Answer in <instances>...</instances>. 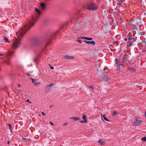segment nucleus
Instances as JSON below:
<instances>
[{"mask_svg":"<svg viewBox=\"0 0 146 146\" xmlns=\"http://www.w3.org/2000/svg\"><path fill=\"white\" fill-rule=\"evenodd\" d=\"M127 38H125V41H127Z\"/></svg>","mask_w":146,"mask_h":146,"instance_id":"obj_33","label":"nucleus"},{"mask_svg":"<svg viewBox=\"0 0 146 146\" xmlns=\"http://www.w3.org/2000/svg\"><path fill=\"white\" fill-rule=\"evenodd\" d=\"M64 58L66 59H73L74 58V57L69 55H66L64 56Z\"/></svg>","mask_w":146,"mask_h":146,"instance_id":"obj_8","label":"nucleus"},{"mask_svg":"<svg viewBox=\"0 0 146 146\" xmlns=\"http://www.w3.org/2000/svg\"><path fill=\"white\" fill-rule=\"evenodd\" d=\"M53 86V84H50L47 86L48 87H51Z\"/></svg>","mask_w":146,"mask_h":146,"instance_id":"obj_22","label":"nucleus"},{"mask_svg":"<svg viewBox=\"0 0 146 146\" xmlns=\"http://www.w3.org/2000/svg\"><path fill=\"white\" fill-rule=\"evenodd\" d=\"M81 38L89 40H92L93 39V38H88L85 37H81Z\"/></svg>","mask_w":146,"mask_h":146,"instance_id":"obj_12","label":"nucleus"},{"mask_svg":"<svg viewBox=\"0 0 146 146\" xmlns=\"http://www.w3.org/2000/svg\"><path fill=\"white\" fill-rule=\"evenodd\" d=\"M27 31V26L26 24H24L20 28L19 32H17L16 35L18 38H14L12 44V48L16 49L18 48L21 44V39Z\"/></svg>","mask_w":146,"mask_h":146,"instance_id":"obj_1","label":"nucleus"},{"mask_svg":"<svg viewBox=\"0 0 146 146\" xmlns=\"http://www.w3.org/2000/svg\"><path fill=\"white\" fill-rule=\"evenodd\" d=\"M74 117H72L70 118V119H74Z\"/></svg>","mask_w":146,"mask_h":146,"instance_id":"obj_32","label":"nucleus"},{"mask_svg":"<svg viewBox=\"0 0 146 146\" xmlns=\"http://www.w3.org/2000/svg\"><path fill=\"white\" fill-rule=\"evenodd\" d=\"M141 140L144 142L146 141V137H144L141 138Z\"/></svg>","mask_w":146,"mask_h":146,"instance_id":"obj_20","label":"nucleus"},{"mask_svg":"<svg viewBox=\"0 0 146 146\" xmlns=\"http://www.w3.org/2000/svg\"><path fill=\"white\" fill-rule=\"evenodd\" d=\"M89 87L90 88L92 89V90H93V89H94L93 86V85H91V86H90Z\"/></svg>","mask_w":146,"mask_h":146,"instance_id":"obj_24","label":"nucleus"},{"mask_svg":"<svg viewBox=\"0 0 146 146\" xmlns=\"http://www.w3.org/2000/svg\"><path fill=\"white\" fill-rule=\"evenodd\" d=\"M84 41L87 44H91L93 45L95 44V42L94 40H92L91 41H88L86 40H84Z\"/></svg>","mask_w":146,"mask_h":146,"instance_id":"obj_7","label":"nucleus"},{"mask_svg":"<svg viewBox=\"0 0 146 146\" xmlns=\"http://www.w3.org/2000/svg\"><path fill=\"white\" fill-rule=\"evenodd\" d=\"M4 41L6 42H9V41L8 40L7 38V37H4Z\"/></svg>","mask_w":146,"mask_h":146,"instance_id":"obj_16","label":"nucleus"},{"mask_svg":"<svg viewBox=\"0 0 146 146\" xmlns=\"http://www.w3.org/2000/svg\"><path fill=\"white\" fill-rule=\"evenodd\" d=\"M141 123V121L138 120H136L133 123V124L136 125H138Z\"/></svg>","mask_w":146,"mask_h":146,"instance_id":"obj_10","label":"nucleus"},{"mask_svg":"<svg viewBox=\"0 0 146 146\" xmlns=\"http://www.w3.org/2000/svg\"><path fill=\"white\" fill-rule=\"evenodd\" d=\"M83 119L84 120L85 123L87 122L86 116L85 115H83L82 117Z\"/></svg>","mask_w":146,"mask_h":146,"instance_id":"obj_14","label":"nucleus"},{"mask_svg":"<svg viewBox=\"0 0 146 146\" xmlns=\"http://www.w3.org/2000/svg\"><path fill=\"white\" fill-rule=\"evenodd\" d=\"M2 54L1 53H0V56H2Z\"/></svg>","mask_w":146,"mask_h":146,"instance_id":"obj_37","label":"nucleus"},{"mask_svg":"<svg viewBox=\"0 0 146 146\" xmlns=\"http://www.w3.org/2000/svg\"><path fill=\"white\" fill-rule=\"evenodd\" d=\"M26 101L27 102V99L26 100Z\"/></svg>","mask_w":146,"mask_h":146,"instance_id":"obj_38","label":"nucleus"},{"mask_svg":"<svg viewBox=\"0 0 146 146\" xmlns=\"http://www.w3.org/2000/svg\"><path fill=\"white\" fill-rule=\"evenodd\" d=\"M101 117L102 118V119L104 121H108V120L106 118V117L104 115H101Z\"/></svg>","mask_w":146,"mask_h":146,"instance_id":"obj_11","label":"nucleus"},{"mask_svg":"<svg viewBox=\"0 0 146 146\" xmlns=\"http://www.w3.org/2000/svg\"><path fill=\"white\" fill-rule=\"evenodd\" d=\"M10 143V142L9 141H8V142H7V144H9Z\"/></svg>","mask_w":146,"mask_h":146,"instance_id":"obj_28","label":"nucleus"},{"mask_svg":"<svg viewBox=\"0 0 146 146\" xmlns=\"http://www.w3.org/2000/svg\"><path fill=\"white\" fill-rule=\"evenodd\" d=\"M97 8V6L94 3H90L88 5V9L89 10H94Z\"/></svg>","mask_w":146,"mask_h":146,"instance_id":"obj_4","label":"nucleus"},{"mask_svg":"<svg viewBox=\"0 0 146 146\" xmlns=\"http://www.w3.org/2000/svg\"><path fill=\"white\" fill-rule=\"evenodd\" d=\"M7 64H10V63L9 62H8L7 63Z\"/></svg>","mask_w":146,"mask_h":146,"instance_id":"obj_35","label":"nucleus"},{"mask_svg":"<svg viewBox=\"0 0 146 146\" xmlns=\"http://www.w3.org/2000/svg\"><path fill=\"white\" fill-rule=\"evenodd\" d=\"M9 55L10 56H13L14 54V51H11L9 53Z\"/></svg>","mask_w":146,"mask_h":146,"instance_id":"obj_18","label":"nucleus"},{"mask_svg":"<svg viewBox=\"0 0 146 146\" xmlns=\"http://www.w3.org/2000/svg\"><path fill=\"white\" fill-rule=\"evenodd\" d=\"M50 68H51V69H53L54 68H53V67H51H51H50Z\"/></svg>","mask_w":146,"mask_h":146,"instance_id":"obj_31","label":"nucleus"},{"mask_svg":"<svg viewBox=\"0 0 146 146\" xmlns=\"http://www.w3.org/2000/svg\"><path fill=\"white\" fill-rule=\"evenodd\" d=\"M144 115H145V117H146V111L145 112Z\"/></svg>","mask_w":146,"mask_h":146,"instance_id":"obj_30","label":"nucleus"},{"mask_svg":"<svg viewBox=\"0 0 146 146\" xmlns=\"http://www.w3.org/2000/svg\"><path fill=\"white\" fill-rule=\"evenodd\" d=\"M98 143L100 145H104L105 143V142L101 139H100L98 141Z\"/></svg>","mask_w":146,"mask_h":146,"instance_id":"obj_13","label":"nucleus"},{"mask_svg":"<svg viewBox=\"0 0 146 146\" xmlns=\"http://www.w3.org/2000/svg\"><path fill=\"white\" fill-rule=\"evenodd\" d=\"M115 64L117 67V71H120L121 70L120 67L122 66L123 68H125L123 65H121L119 61L117 59H115Z\"/></svg>","mask_w":146,"mask_h":146,"instance_id":"obj_3","label":"nucleus"},{"mask_svg":"<svg viewBox=\"0 0 146 146\" xmlns=\"http://www.w3.org/2000/svg\"><path fill=\"white\" fill-rule=\"evenodd\" d=\"M40 5L42 10H44L45 9L46 7V5L44 3H41L40 4Z\"/></svg>","mask_w":146,"mask_h":146,"instance_id":"obj_9","label":"nucleus"},{"mask_svg":"<svg viewBox=\"0 0 146 146\" xmlns=\"http://www.w3.org/2000/svg\"><path fill=\"white\" fill-rule=\"evenodd\" d=\"M38 60V58L37 57H36V58H35L33 60V61H34V62H35V63H36V62H37Z\"/></svg>","mask_w":146,"mask_h":146,"instance_id":"obj_19","label":"nucleus"},{"mask_svg":"<svg viewBox=\"0 0 146 146\" xmlns=\"http://www.w3.org/2000/svg\"><path fill=\"white\" fill-rule=\"evenodd\" d=\"M35 11L37 13V16L35 18H33L31 21H29V24H28V30L34 25L35 22L38 19L39 16L41 13L40 11L37 8L35 9Z\"/></svg>","mask_w":146,"mask_h":146,"instance_id":"obj_2","label":"nucleus"},{"mask_svg":"<svg viewBox=\"0 0 146 146\" xmlns=\"http://www.w3.org/2000/svg\"><path fill=\"white\" fill-rule=\"evenodd\" d=\"M31 79L32 82L34 83L35 86H37L40 84V82H36L37 80L36 79H33L32 78H31Z\"/></svg>","mask_w":146,"mask_h":146,"instance_id":"obj_6","label":"nucleus"},{"mask_svg":"<svg viewBox=\"0 0 146 146\" xmlns=\"http://www.w3.org/2000/svg\"><path fill=\"white\" fill-rule=\"evenodd\" d=\"M28 102H30V103H31V102H30L28 100Z\"/></svg>","mask_w":146,"mask_h":146,"instance_id":"obj_36","label":"nucleus"},{"mask_svg":"<svg viewBox=\"0 0 146 146\" xmlns=\"http://www.w3.org/2000/svg\"><path fill=\"white\" fill-rule=\"evenodd\" d=\"M18 86H19V87H20V86H21V85H20V84H18Z\"/></svg>","mask_w":146,"mask_h":146,"instance_id":"obj_34","label":"nucleus"},{"mask_svg":"<svg viewBox=\"0 0 146 146\" xmlns=\"http://www.w3.org/2000/svg\"><path fill=\"white\" fill-rule=\"evenodd\" d=\"M27 134L26 132L24 133L23 135L22 138V140H23L24 141H27V138H26L27 137Z\"/></svg>","mask_w":146,"mask_h":146,"instance_id":"obj_5","label":"nucleus"},{"mask_svg":"<svg viewBox=\"0 0 146 146\" xmlns=\"http://www.w3.org/2000/svg\"><path fill=\"white\" fill-rule=\"evenodd\" d=\"M117 113V111H114L113 112V116H116Z\"/></svg>","mask_w":146,"mask_h":146,"instance_id":"obj_21","label":"nucleus"},{"mask_svg":"<svg viewBox=\"0 0 146 146\" xmlns=\"http://www.w3.org/2000/svg\"><path fill=\"white\" fill-rule=\"evenodd\" d=\"M8 125L9 126V129L10 130V131L12 133H13V131H12V127L11 126V123H9Z\"/></svg>","mask_w":146,"mask_h":146,"instance_id":"obj_15","label":"nucleus"},{"mask_svg":"<svg viewBox=\"0 0 146 146\" xmlns=\"http://www.w3.org/2000/svg\"><path fill=\"white\" fill-rule=\"evenodd\" d=\"M50 123L52 125H53V124L51 122H50Z\"/></svg>","mask_w":146,"mask_h":146,"instance_id":"obj_29","label":"nucleus"},{"mask_svg":"<svg viewBox=\"0 0 146 146\" xmlns=\"http://www.w3.org/2000/svg\"><path fill=\"white\" fill-rule=\"evenodd\" d=\"M8 94H9V93L8 92Z\"/></svg>","mask_w":146,"mask_h":146,"instance_id":"obj_39","label":"nucleus"},{"mask_svg":"<svg viewBox=\"0 0 146 146\" xmlns=\"http://www.w3.org/2000/svg\"><path fill=\"white\" fill-rule=\"evenodd\" d=\"M80 123H85V121H80Z\"/></svg>","mask_w":146,"mask_h":146,"instance_id":"obj_23","label":"nucleus"},{"mask_svg":"<svg viewBox=\"0 0 146 146\" xmlns=\"http://www.w3.org/2000/svg\"><path fill=\"white\" fill-rule=\"evenodd\" d=\"M74 119L75 121L78 120L80 119V118L78 117H74Z\"/></svg>","mask_w":146,"mask_h":146,"instance_id":"obj_17","label":"nucleus"},{"mask_svg":"<svg viewBox=\"0 0 146 146\" xmlns=\"http://www.w3.org/2000/svg\"><path fill=\"white\" fill-rule=\"evenodd\" d=\"M41 113H42V115H44V116L45 115V113H44V112H42Z\"/></svg>","mask_w":146,"mask_h":146,"instance_id":"obj_27","label":"nucleus"},{"mask_svg":"<svg viewBox=\"0 0 146 146\" xmlns=\"http://www.w3.org/2000/svg\"><path fill=\"white\" fill-rule=\"evenodd\" d=\"M68 124V123H64L63 125H64V126H65V125H67V124Z\"/></svg>","mask_w":146,"mask_h":146,"instance_id":"obj_26","label":"nucleus"},{"mask_svg":"<svg viewBox=\"0 0 146 146\" xmlns=\"http://www.w3.org/2000/svg\"><path fill=\"white\" fill-rule=\"evenodd\" d=\"M77 41L79 43H82V41H81V40H77Z\"/></svg>","mask_w":146,"mask_h":146,"instance_id":"obj_25","label":"nucleus"}]
</instances>
